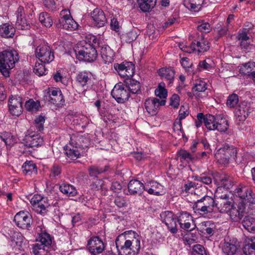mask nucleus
Returning <instances> with one entry per match:
<instances>
[{
  "mask_svg": "<svg viewBox=\"0 0 255 255\" xmlns=\"http://www.w3.org/2000/svg\"><path fill=\"white\" fill-rule=\"evenodd\" d=\"M39 20L41 24L46 27H50L53 24L52 17L47 12H41L39 15Z\"/></svg>",
  "mask_w": 255,
  "mask_h": 255,
  "instance_id": "42",
  "label": "nucleus"
},
{
  "mask_svg": "<svg viewBox=\"0 0 255 255\" xmlns=\"http://www.w3.org/2000/svg\"><path fill=\"white\" fill-rule=\"evenodd\" d=\"M226 152H228V160L230 157H233L235 159L237 156V148L233 146H225Z\"/></svg>",
  "mask_w": 255,
  "mask_h": 255,
  "instance_id": "58",
  "label": "nucleus"
},
{
  "mask_svg": "<svg viewBox=\"0 0 255 255\" xmlns=\"http://www.w3.org/2000/svg\"><path fill=\"white\" fill-rule=\"evenodd\" d=\"M197 30L201 33L209 32L211 29L210 24L205 21H202L199 23L197 27Z\"/></svg>",
  "mask_w": 255,
  "mask_h": 255,
  "instance_id": "53",
  "label": "nucleus"
},
{
  "mask_svg": "<svg viewBox=\"0 0 255 255\" xmlns=\"http://www.w3.org/2000/svg\"><path fill=\"white\" fill-rule=\"evenodd\" d=\"M215 205L216 201L214 198L206 195L194 202L192 208L195 214L205 216L214 211Z\"/></svg>",
  "mask_w": 255,
  "mask_h": 255,
  "instance_id": "6",
  "label": "nucleus"
},
{
  "mask_svg": "<svg viewBox=\"0 0 255 255\" xmlns=\"http://www.w3.org/2000/svg\"><path fill=\"white\" fill-rule=\"evenodd\" d=\"M243 226L248 232H255V217L246 216L243 221Z\"/></svg>",
  "mask_w": 255,
  "mask_h": 255,
  "instance_id": "40",
  "label": "nucleus"
},
{
  "mask_svg": "<svg viewBox=\"0 0 255 255\" xmlns=\"http://www.w3.org/2000/svg\"><path fill=\"white\" fill-rule=\"evenodd\" d=\"M35 55L40 61L44 63H49L54 58L53 52L50 47L44 42L37 47Z\"/></svg>",
  "mask_w": 255,
  "mask_h": 255,
  "instance_id": "10",
  "label": "nucleus"
},
{
  "mask_svg": "<svg viewBox=\"0 0 255 255\" xmlns=\"http://www.w3.org/2000/svg\"><path fill=\"white\" fill-rule=\"evenodd\" d=\"M191 255H207L204 248L201 245L194 246Z\"/></svg>",
  "mask_w": 255,
  "mask_h": 255,
  "instance_id": "54",
  "label": "nucleus"
},
{
  "mask_svg": "<svg viewBox=\"0 0 255 255\" xmlns=\"http://www.w3.org/2000/svg\"><path fill=\"white\" fill-rule=\"evenodd\" d=\"M60 15L59 24L63 29L72 31L78 28V24L71 16L69 10H62L60 12Z\"/></svg>",
  "mask_w": 255,
  "mask_h": 255,
  "instance_id": "12",
  "label": "nucleus"
},
{
  "mask_svg": "<svg viewBox=\"0 0 255 255\" xmlns=\"http://www.w3.org/2000/svg\"><path fill=\"white\" fill-rule=\"evenodd\" d=\"M178 46L181 50L186 53H191L195 52L201 53L209 50L210 44L208 40L204 37L203 34H201V36L193 40L190 45L182 42L179 43Z\"/></svg>",
  "mask_w": 255,
  "mask_h": 255,
  "instance_id": "4",
  "label": "nucleus"
},
{
  "mask_svg": "<svg viewBox=\"0 0 255 255\" xmlns=\"http://www.w3.org/2000/svg\"><path fill=\"white\" fill-rule=\"evenodd\" d=\"M162 221L165 223L172 233H176L177 231L176 218L173 213L170 211H165L160 215Z\"/></svg>",
  "mask_w": 255,
  "mask_h": 255,
  "instance_id": "19",
  "label": "nucleus"
},
{
  "mask_svg": "<svg viewBox=\"0 0 255 255\" xmlns=\"http://www.w3.org/2000/svg\"><path fill=\"white\" fill-rule=\"evenodd\" d=\"M249 113V107L247 104H242L240 105L235 112L236 121L239 123L245 121Z\"/></svg>",
  "mask_w": 255,
  "mask_h": 255,
  "instance_id": "28",
  "label": "nucleus"
},
{
  "mask_svg": "<svg viewBox=\"0 0 255 255\" xmlns=\"http://www.w3.org/2000/svg\"><path fill=\"white\" fill-rule=\"evenodd\" d=\"M249 241V242L244 246L243 252L246 255H255V237H250Z\"/></svg>",
  "mask_w": 255,
  "mask_h": 255,
  "instance_id": "41",
  "label": "nucleus"
},
{
  "mask_svg": "<svg viewBox=\"0 0 255 255\" xmlns=\"http://www.w3.org/2000/svg\"><path fill=\"white\" fill-rule=\"evenodd\" d=\"M23 143L27 147L37 148L44 144V139L40 134L28 131L23 139Z\"/></svg>",
  "mask_w": 255,
  "mask_h": 255,
  "instance_id": "13",
  "label": "nucleus"
},
{
  "mask_svg": "<svg viewBox=\"0 0 255 255\" xmlns=\"http://www.w3.org/2000/svg\"><path fill=\"white\" fill-rule=\"evenodd\" d=\"M225 242L222 246V251L226 255H233L237 251V247L233 243Z\"/></svg>",
  "mask_w": 255,
  "mask_h": 255,
  "instance_id": "43",
  "label": "nucleus"
},
{
  "mask_svg": "<svg viewBox=\"0 0 255 255\" xmlns=\"http://www.w3.org/2000/svg\"><path fill=\"white\" fill-rule=\"evenodd\" d=\"M22 172L27 175H35L37 172L36 165L32 161H26L22 166Z\"/></svg>",
  "mask_w": 255,
  "mask_h": 255,
  "instance_id": "36",
  "label": "nucleus"
},
{
  "mask_svg": "<svg viewBox=\"0 0 255 255\" xmlns=\"http://www.w3.org/2000/svg\"><path fill=\"white\" fill-rule=\"evenodd\" d=\"M45 247L38 243L33 245L32 252L34 255H45L46 253Z\"/></svg>",
  "mask_w": 255,
  "mask_h": 255,
  "instance_id": "49",
  "label": "nucleus"
},
{
  "mask_svg": "<svg viewBox=\"0 0 255 255\" xmlns=\"http://www.w3.org/2000/svg\"><path fill=\"white\" fill-rule=\"evenodd\" d=\"M104 183V182L103 180L97 179L91 185V189L93 190H99L105 188Z\"/></svg>",
  "mask_w": 255,
  "mask_h": 255,
  "instance_id": "57",
  "label": "nucleus"
},
{
  "mask_svg": "<svg viewBox=\"0 0 255 255\" xmlns=\"http://www.w3.org/2000/svg\"><path fill=\"white\" fill-rule=\"evenodd\" d=\"M108 170V166L104 167L93 166L89 168V174L91 176H96L98 174L106 171Z\"/></svg>",
  "mask_w": 255,
  "mask_h": 255,
  "instance_id": "48",
  "label": "nucleus"
},
{
  "mask_svg": "<svg viewBox=\"0 0 255 255\" xmlns=\"http://www.w3.org/2000/svg\"><path fill=\"white\" fill-rule=\"evenodd\" d=\"M111 95L118 103H124L128 100L129 92L125 84L118 83L116 84L112 91Z\"/></svg>",
  "mask_w": 255,
  "mask_h": 255,
  "instance_id": "15",
  "label": "nucleus"
},
{
  "mask_svg": "<svg viewBox=\"0 0 255 255\" xmlns=\"http://www.w3.org/2000/svg\"><path fill=\"white\" fill-rule=\"evenodd\" d=\"M238 102V96L236 94H232L228 96L226 105L230 108H234L237 105Z\"/></svg>",
  "mask_w": 255,
  "mask_h": 255,
  "instance_id": "51",
  "label": "nucleus"
},
{
  "mask_svg": "<svg viewBox=\"0 0 255 255\" xmlns=\"http://www.w3.org/2000/svg\"><path fill=\"white\" fill-rule=\"evenodd\" d=\"M177 221L180 227L184 230H191L195 227L192 216L187 212L180 213Z\"/></svg>",
  "mask_w": 255,
  "mask_h": 255,
  "instance_id": "22",
  "label": "nucleus"
},
{
  "mask_svg": "<svg viewBox=\"0 0 255 255\" xmlns=\"http://www.w3.org/2000/svg\"><path fill=\"white\" fill-rule=\"evenodd\" d=\"M15 31V28L12 24L5 23L0 25V35L3 37H13Z\"/></svg>",
  "mask_w": 255,
  "mask_h": 255,
  "instance_id": "32",
  "label": "nucleus"
},
{
  "mask_svg": "<svg viewBox=\"0 0 255 255\" xmlns=\"http://www.w3.org/2000/svg\"><path fill=\"white\" fill-rule=\"evenodd\" d=\"M43 3L45 7L51 10L56 7L54 0H43Z\"/></svg>",
  "mask_w": 255,
  "mask_h": 255,
  "instance_id": "63",
  "label": "nucleus"
},
{
  "mask_svg": "<svg viewBox=\"0 0 255 255\" xmlns=\"http://www.w3.org/2000/svg\"><path fill=\"white\" fill-rule=\"evenodd\" d=\"M78 136L72 135L68 145L65 147V153L71 159H75L80 157L81 151L82 150V145L77 141Z\"/></svg>",
  "mask_w": 255,
  "mask_h": 255,
  "instance_id": "11",
  "label": "nucleus"
},
{
  "mask_svg": "<svg viewBox=\"0 0 255 255\" xmlns=\"http://www.w3.org/2000/svg\"><path fill=\"white\" fill-rule=\"evenodd\" d=\"M158 73L161 78H164L168 81L169 84L173 82L175 75L173 68H162L158 70Z\"/></svg>",
  "mask_w": 255,
  "mask_h": 255,
  "instance_id": "34",
  "label": "nucleus"
},
{
  "mask_svg": "<svg viewBox=\"0 0 255 255\" xmlns=\"http://www.w3.org/2000/svg\"><path fill=\"white\" fill-rule=\"evenodd\" d=\"M164 104L163 101H160L155 98H148L144 102V107L147 114L153 116L157 114L159 106Z\"/></svg>",
  "mask_w": 255,
  "mask_h": 255,
  "instance_id": "21",
  "label": "nucleus"
},
{
  "mask_svg": "<svg viewBox=\"0 0 255 255\" xmlns=\"http://www.w3.org/2000/svg\"><path fill=\"white\" fill-rule=\"evenodd\" d=\"M92 75L90 72L83 71L80 72L76 76V80L78 84L82 86L84 90H86L89 85L92 83Z\"/></svg>",
  "mask_w": 255,
  "mask_h": 255,
  "instance_id": "27",
  "label": "nucleus"
},
{
  "mask_svg": "<svg viewBox=\"0 0 255 255\" xmlns=\"http://www.w3.org/2000/svg\"><path fill=\"white\" fill-rule=\"evenodd\" d=\"M18 53L14 50H4L0 52V71L4 76L8 75V71L13 68L18 61Z\"/></svg>",
  "mask_w": 255,
  "mask_h": 255,
  "instance_id": "5",
  "label": "nucleus"
},
{
  "mask_svg": "<svg viewBox=\"0 0 255 255\" xmlns=\"http://www.w3.org/2000/svg\"><path fill=\"white\" fill-rule=\"evenodd\" d=\"M188 114L189 112L187 108L184 106H182L179 111L178 118L179 120L185 119ZM173 130L174 134H177L179 136L183 137L184 136V133L180 121H175L173 125Z\"/></svg>",
  "mask_w": 255,
  "mask_h": 255,
  "instance_id": "25",
  "label": "nucleus"
},
{
  "mask_svg": "<svg viewBox=\"0 0 255 255\" xmlns=\"http://www.w3.org/2000/svg\"><path fill=\"white\" fill-rule=\"evenodd\" d=\"M155 94L160 98H166L167 96V90L164 88V84L160 83L158 88L155 90Z\"/></svg>",
  "mask_w": 255,
  "mask_h": 255,
  "instance_id": "50",
  "label": "nucleus"
},
{
  "mask_svg": "<svg viewBox=\"0 0 255 255\" xmlns=\"http://www.w3.org/2000/svg\"><path fill=\"white\" fill-rule=\"evenodd\" d=\"M203 1L204 0H184L183 3L188 9L193 11H198Z\"/></svg>",
  "mask_w": 255,
  "mask_h": 255,
  "instance_id": "37",
  "label": "nucleus"
},
{
  "mask_svg": "<svg viewBox=\"0 0 255 255\" xmlns=\"http://www.w3.org/2000/svg\"><path fill=\"white\" fill-rule=\"evenodd\" d=\"M8 109L12 115H20L22 112L21 98L17 96H11L8 100Z\"/></svg>",
  "mask_w": 255,
  "mask_h": 255,
  "instance_id": "18",
  "label": "nucleus"
},
{
  "mask_svg": "<svg viewBox=\"0 0 255 255\" xmlns=\"http://www.w3.org/2000/svg\"><path fill=\"white\" fill-rule=\"evenodd\" d=\"M25 108L29 112H36L40 108V102L38 100L34 101L32 99H29L25 102Z\"/></svg>",
  "mask_w": 255,
  "mask_h": 255,
  "instance_id": "46",
  "label": "nucleus"
},
{
  "mask_svg": "<svg viewBox=\"0 0 255 255\" xmlns=\"http://www.w3.org/2000/svg\"><path fill=\"white\" fill-rule=\"evenodd\" d=\"M196 237L191 233L188 232L183 237V241L185 244L190 245L195 242Z\"/></svg>",
  "mask_w": 255,
  "mask_h": 255,
  "instance_id": "55",
  "label": "nucleus"
},
{
  "mask_svg": "<svg viewBox=\"0 0 255 255\" xmlns=\"http://www.w3.org/2000/svg\"><path fill=\"white\" fill-rule=\"evenodd\" d=\"M61 173V169L58 165H53L51 169L50 176L53 178L56 179L59 177Z\"/></svg>",
  "mask_w": 255,
  "mask_h": 255,
  "instance_id": "56",
  "label": "nucleus"
},
{
  "mask_svg": "<svg viewBox=\"0 0 255 255\" xmlns=\"http://www.w3.org/2000/svg\"><path fill=\"white\" fill-rule=\"evenodd\" d=\"M60 191L64 194L74 197L77 194L76 188L72 185L68 183H62L59 186Z\"/></svg>",
  "mask_w": 255,
  "mask_h": 255,
  "instance_id": "38",
  "label": "nucleus"
},
{
  "mask_svg": "<svg viewBox=\"0 0 255 255\" xmlns=\"http://www.w3.org/2000/svg\"><path fill=\"white\" fill-rule=\"evenodd\" d=\"M13 220L18 227L23 229H28L32 222L31 216L29 213L23 211L16 213Z\"/></svg>",
  "mask_w": 255,
  "mask_h": 255,
  "instance_id": "14",
  "label": "nucleus"
},
{
  "mask_svg": "<svg viewBox=\"0 0 255 255\" xmlns=\"http://www.w3.org/2000/svg\"><path fill=\"white\" fill-rule=\"evenodd\" d=\"M114 68L123 77H131L134 73V65L131 62H124L114 64Z\"/></svg>",
  "mask_w": 255,
  "mask_h": 255,
  "instance_id": "17",
  "label": "nucleus"
},
{
  "mask_svg": "<svg viewBox=\"0 0 255 255\" xmlns=\"http://www.w3.org/2000/svg\"><path fill=\"white\" fill-rule=\"evenodd\" d=\"M241 73L250 76L252 78L255 73V62L249 61L243 64L240 69Z\"/></svg>",
  "mask_w": 255,
  "mask_h": 255,
  "instance_id": "35",
  "label": "nucleus"
},
{
  "mask_svg": "<svg viewBox=\"0 0 255 255\" xmlns=\"http://www.w3.org/2000/svg\"><path fill=\"white\" fill-rule=\"evenodd\" d=\"M91 17L95 26L101 27L107 22V18L104 11L98 8H95L91 12Z\"/></svg>",
  "mask_w": 255,
  "mask_h": 255,
  "instance_id": "26",
  "label": "nucleus"
},
{
  "mask_svg": "<svg viewBox=\"0 0 255 255\" xmlns=\"http://www.w3.org/2000/svg\"><path fill=\"white\" fill-rule=\"evenodd\" d=\"M178 158L180 161L185 165L189 163L194 158L193 155L184 150H181L178 152Z\"/></svg>",
  "mask_w": 255,
  "mask_h": 255,
  "instance_id": "44",
  "label": "nucleus"
},
{
  "mask_svg": "<svg viewBox=\"0 0 255 255\" xmlns=\"http://www.w3.org/2000/svg\"><path fill=\"white\" fill-rule=\"evenodd\" d=\"M228 152H226L225 146L220 148L215 153L216 159L220 163L223 164H226L228 163Z\"/></svg>",
  "mask_w": 255,
  "mask_h": 255,
  "instance_id": "39",
  "label": "nucleus"
},
{
  "mask_svg": "<svg viewBox=\"0 0 255 255\" xmlns=\"http://www.w3.org/2000/svg\"><path fill=\"white\" fill-rule=\"evenodd\" d=\"M47 93L49 101L58 107L62 106L65 104L63 95L61 90L58 88L51 87L48 89Z\"/></svg>",
  "mask_w": 255,
  "mask_h": 255,
  "instance_id": "20",
  "label": "nucleus"
},
{
  "mask_svg": "<svg viewBox=\"0 0 255 255\" xmlns=\"http://www.w3.org/2000/svg\"><path fill=\"white\" fill-rule=\"evenodd\" d=\"M34 72L38 76H41L46 74L47 71L43 65L39 64L38 66H35L34 68Z\"/></svg>",
  "mask_w": 255,
  "mask_h": 255,
  "instance_id": "59",
  "label": "nucleus"
},
{
  "mask_svg": "<svg viewBox=\"0 0 255 255\" xmlns=\"http://www.w3.org/2000/svg\"><path fill=\"white\" fill-rule=\"evenodd\" d=\"M205 126L210 130L225 132L228 129L229 123L226 118L222 115L216 116L208 115L205 116Z\"/></svg>",
  "mask_w": 255,
  "mask_h": 255,
  "instance_id": "7",
  "label": "nucleus"
},
{
  "mask_svg": "<svg viewBox=\"0 0 255 255\" xmlns=\"http://www.w3.org/2000/svg\"><path fill=\"white\" fill-rule=\"evenodd\" d=\"M141 237L133 231L125 232L118 236L116 245L119 255H136L140 249Z\"/></svg>",
  "mask_w": 255,
  "mask_h": 255,
  "instance_id": "1",
  "label": "nucleus"
},
{
  "mask_svg": "<svg viewBox=\"0 0 255 255\" xmlns=\"http://www.w3.org/2000/svg\"><path fill=\"white\" fill-rule=\"evenodd\" d=\"M45 122V118L39 116L35 119V123L38 127L39 129H43V125Z\"/></svg>",
  "mask_w": 255,
  "mask_h": 255,
  "instance_id": "64",
  "label": "nucleus"
},
{
  "mask_svg": "<svg viewBox=\"0 0 255 255\" xmlns=\"http://www.w3.org/2000/svg\"><path fill=\"white\" fill-rule=\"evenodd\" d=\"M144 187L145 191L151 195L160 196L164 194L166 192V189L164 186L155 181L147 182L145 183Z\"/></svg>",
  "mask_w": 255,
  "mask_h": 255,
  "instance_id": "23",
  "label": "nucleus"
},
{
  "mask_svg": "<svg viewBox=\"0 0 255 255\" xmlns=\"http://www.w3.org/2000/svg\"><path fill=\"white\" fill-rule=\"evenodd\" d=\"M138 5L143 12H149L154 7L156 0H137Z\"/></svg>",
  "mask_w": 255,
  "mask_h": 255,
  "instance_id": "33",
  "label": "nucleus"
},
{
  "mask_svg": "<svg viewBox=\"0 0 255 255\" xmlns=\"http://www.w3.org/2000/svg\"><path fill=\"white\" fill-rule=\"evenodd\" d=\"M235 194L242 200L239 203H244L245 209L246 204L249 203L251 214L255 215V196L252 189L248 186L241 185L236 189Z\"/></svg>",
  "mask_w": 255,
  "mask_h": 255,
  "instance_id": "8",
  "label": "nucleus"
},
{
  "mask_svg": "<svg viewBox=\"0 0 255 255\" xmlns=\"http://www.w3.org/2000/svg\"><path fill=\"white\" fill-rule=\"evenodd\" d=\"M205 116L203 113H199L197 115V120L195 121V126L199 128L201 126L203 123L205 124Z\"/></svg>",
  "mask_w": 255,
  "mask_h": 255,
  "instance_id": "62",
  "label": "nucleus"
},
{
  "mask_svg": "<svg viewBox=\"0 0 255 255\" xmlns=\"http://www.w3.org/2000/svg\"><path fill=\"white\" fill-rule=\"evenodd\" d=\"M145 185L137 180H131L128 185V189L129 194H140L143 190H145Z\"/></svg>",
  "mask_w": 255,
  "mask_h": 255,
  "instance_id": "29",
  "label": "nucleus"
},
{
  "mask_svg": "<svg viewBox=\"0 0 255 255\" xmlns=\"http://www.w3.org/2000/svg\"><path fill=\"white\" fill-rule=\"evenodd\" d=\"M34 210L38 214L44 215L48 211L50 203L47 198L39 194L33 195L29 200Z\"/></svg>",
  "mask_w": 255,
  "mask_h": 255,
  "instance_id": "9",
  "label": "nucleus"
},
{
  "mask_svg": "<svg viewBox=\"0 0 255 255\" xmlns=\"http://www.w3.org/2000/svg\"><path fill=\"white\" fill-rule=\"evenodd\" d=\"M90 36L89 43H86L80 49L75 51L76 55L79 60L91 62L95 60L97 57L96 46L99 44V40L94 35Z\"/></svg>",
  "mask_w": 255,
  "mask_h": 255,
  "instance_id": "3",
  "label": "nucleus"
},
{
  "mask_svg": "<svg viewBox=\"0 0 255 255\" xmlns=\"http://www.w3.org/2000/svg\"><path fill=\"white\" fill-rule=\"evenodd\" d=\"M180 98L177 94H173L170 98V105L174 108H177L179 106Z\"/></svg>",
  "mask_w": 255,
  "mask_h": 255,
  "instance_id": "61",
  "label": "nucleus"
},
{
  "mask_svg": "<svg viewBox=\"0 0 255 255\" xmlns=\"http://www.w3.org/2000/svg\"><path fill=\"white\" fill-rule=\"evenodd\" d=\"M0 137L6 145L11 146L16 142V137L10 132L4 131L1 133Z\"/></svg>",
  "mask_w": 255,
  "mask_h": 255,
  "instance_id": "45",
  "label": "nucleus"
},
{
  "mask_svg": "<svg viewBox=\"0 0 255 255\" xmlns=\"http://www.w3.org/2000/svg\"><path fill=\"white\" fill-rule=\"evenodd\" d=\"M101 54L105 63L109 64L112 62L115 56L114 51L107 45L101 46Z\"/></svg>",
  "mask_w": 255,
  "mask_h": 255,
  "instance_id": "30",
  "label": "nucleus"
},
{
  "mask_svg": "<svg viewBox=\"0 0 255 255\" xmlns=\"http://www.w3.org/2000/svg\"><path fill=\"white\" fill-rule=\"evenodd\" d=\"M36 231L38 235V241L44 247H48L52 244V238L45 230L42 224H39L36 228Z\"/></svg>",
  "mask_w": 255,
  "mask_h": 255,
  "instance_id": "24",
  "label": "nucleus"
},
{
  "mask_svg": "<svg viewBox=\"0 0 255 255\" xmlns=\"http://www.w3.org/2000/svg\"><path fill=\"white\" fill-rule=\"evenodd\" d=\"M216 200L215 208L218 212L227 214L234 222L241 220L245 212L244 203H239L236 207L233 199L227 194L221 195Z\"/></svg>",
  "mask_w": 255,
  "mask_h": 255,
  "instance_id": "2",
  "label": "nucleus"
},
{
  "mask_svg": "<svg viewBox=\"0 0 255 255\" xmlns=\"http://www.w3.org/2000/svg\"><path fill=\"white\" fill-rule=\"evenodd\" d=\"M16 26L18 29L26 30L30 28V24L24 17L19 18L16 20Z\"/></svg>",
  "mask_w": 255,
  "mask_h": 255,
  "instance_id": "52",
  "label": "nucleus"
},
{
  "mask_svg": "<svg viewBox=\"0 0 255 255\" xmlns=\"http://www.w3.org/2000/svg\"><path fill=\"white\" fill-rule=\"evenodd\" d=\"M87 247L92 255H98L105 249L103 241L98 237H91L88 241Z\"/></svg>",
  "mask_w": 255,
  "mask_h": 255,
  "instance_id": "16",
  "label": "nucleus"
},
{
  "mask_svg": "<svg viewBox=\"0 0 255 255\" xmlns=\"http://www.w3.org/2000/svg\"><path fill=\"white\" fill-rule=\"evenodd\" d=\"M125 85L129 93L137 94L140 91V83L130 77H128L125 80Z\"/></svg>",
  "mask_w": 255,
  "mask_h": 255,
  "instance_id": "31",
  "label": "nucleus"
},
{
  "mask_svg": "<svg viewBox=\"0 0 255 255\" xmlns=\"http://www.w3.org/2000/svg\"><path fill=\"white\" fill-rule=\"evenodd\" d=\"M196 183L193 182H188L185 184L184 186V191L186 193H192L196 189Z\"/></svg>",
  "mask_w": 255,
  "mask_h": 255,
  "instance_id": "60",
  "label": "nucleus"
},
{
  "mask_svg": "<svg viewBox=\"0 0 255 255\" xmlns=\"http://www.w3.org/2000/svg\"><path fill=\"white\" fill-rule=\"evenodd\" d=\"M207 88V84L205 81L201 80H197L194 84L192 91L193 93L203 92Z\"/></svg>",
  "mask_w": 255,
  "mask_h": 255,
  "instance_id": "47",
  "label": "nucleus"
}]
</instances>
